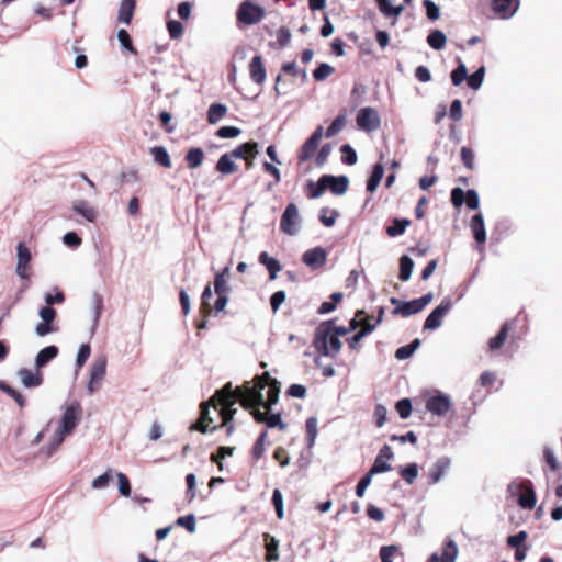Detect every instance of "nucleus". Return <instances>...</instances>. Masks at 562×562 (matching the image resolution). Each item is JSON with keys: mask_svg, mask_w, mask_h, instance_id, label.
<instances>
[{"mask_svg": "<svg viewBox=\"0 0 562 562\" xmlns=\"http://www.w3.org/2000/svg\"><path fill=\"white\" fill-rule=\"evenodd\" d=\"M167 29L169 32V36L172 40H179L183 34V25L181 22L177 20H169L167 22Z\"/></svg>", "mask_w": 562, "mask_h": 562, "instance_id": "obj_59", "label": "nucleus"}, {"mask_svg": "<svg viewBox=\"0 0 562 562\" xmlns=\"http://www.w3.org/2000/svg\"><path fill=\"white\" fill-rule=\"evenodd\" d=\"M154 161L165 168H171V159L168 150L164 146H154L149 149Z\"/></svg>", "mask_w": 562, "mask_h": 562, "instance_id": "obj_32", "label": "nucleus"}, {"mask_svg": "<svg viewBox=\"0 0 562 562\" xmlns=\"http://www.w3.org/2000/svg\"><path fill=\"white\" fill-rule=\"evenodd\" d=\"M383 176H384V166L380 162L375 164L373 166L372 173L367 181V190L371 193L374 192L376 190V188L379 187Z\"/></svg>", "mask_w": 562, "mask_h": 562, "instance_id": "obj_34", "label": "nucleus"}, {"mask_svg": "<svg viewBox=\"0 0 562 562\" xmlns=\"http://www.w3.org/2000/svg\"><path fill=\"white\" fill-rule=\"evenodd\" d=\"M302 261L312 270H317L326 265L327 251L321 246L308 249L302 255Z\"/></svg>", "mask_w": 562, "mask_h": 562, "instance_id": "obj_13", "label": "nucleus"}, {"mask_svg": "<svg viewBox=\"0 0 562 562\" xmlns=\"http://www.w3.org/2000/svg\"><path fill=\"white\" fill-rule=\"evenodd\" d=\"M38 315L42 318V322L35 326V334L38 337H44L57 331V327L54 325V321L57 315L55 308L52 306H44L40 310Z\"/></svg>", "mask_w": 562, "mask_h": 562, "instance_id": "obj_9", "label": "nucleus"}, {"mask_svg": "<svg viewBox=\"0 0 562 562\" xmlns=\"http://www.w3.org/2000/svg\"><path fill=\"white\" fill-rule=\"evenodd\" d=\"M176 525L186 528L189 532H194L196 527L195 516L193 514L181 516L176 520Z\"/></svg>", "mask_w": 562, "mask_h": 562, "instance_id": "obj_56", "label": "nucleus"}, {"mask_svg": "<svg viewBox=\"0 0 562 562\" xmlns=\"http://www.w3.org/2000/svg\"><path fill=\"white\" fill-rule=\"evenodd\" d=\"M263 389V383L250 385L249 382H246L243 387L233 390L232 382H228L215 392L214 398H217L218 404L223 406L220 413L223 417V426H226L228 435L234 430L232 420L237 412L234 407L236 402L239 401L241 406L250 413L255 408L260 409V407L266 406V400L262 393Z\"/></svg>", "mask_w": 562, "mask_h": 562, "instance_id": "obj_1", "label": "nucleus"}, {"mask_svg": "<svg viewBox=\"0 0 562 562\" xmlns=\"http://www.w3.org/2000/svg\"><path fill=\"white\" fill-rule=\"evenodd\" d=\"M452 403L449 395L439 393L426 401V409L436 416H445L451 409Z\"/></svg>", "mask_w": 562, "mask_h": 562, "instance_id": "obj_12", "label": "nucleus"}, {"mask_svg": "<svg viewBox=\"0 0 562 562\" xmlns=\"http://www.w3.org/2000/svg\"><path fill=\"white\" fill-rule=\"evenodd\" d=\"M272 504L276 509L277 517L282 519L284 517V505H283V496L280 490L276 488L272 492Z\"/></svg>", "mask_w": 562, "mask_h": 562, "instance_id": "obj_53", "label": "nucleus"}, {"mask_svg": "<svg viewBox=\"0 0 562 562\" xmlns=\"http://www.w3.org/2000/svg\"><path fill=\"white\" fill-rule=\"evenodd\" d=\"M451 464L449 457H440L429 469V483L437 484L441 481L442 476L447 473Z\"/></svg>", "mask_w": 562, "mask_h": 562, "instance_id": "obj_18", "label": "nucleus"}, {"mask_svg": "<svg viewBox=\"0 0 562 562\" xmlns=\"http://www.w3.org/2000/svg\"><path fill=\"white\" fill-rule=\"evenodd\" d=\"M204 159V151L200 147H191L184 157V160L190 169L200 167Z\"/></svg>", "mask_w": 562, "mask_h": 562, "instance_id": "obj_33", "label": "nucleus"}, {"mask_svg": "<svg viewBox=\"0 0 562 562\" xmlns=\"http://www.w3.org/2000/svg\"><path fill=\"white\" fill-rule=\"evenodd\" d=\"M240 133H241V130L239 127L229 126V125L222 126L216 131V135L220 138H235V137L239 136Z\"/></svg>", "mask_w": 562, "mask_h": 562, "instance_id": "obj_60", "label": "nucleus"}, {"mask_svg": "<svg viewBox=\"0 0 562 562\" xmlns=\"http://www.w3.org/2000/svg\"><path fill=\"white\" fill-rule=\"evenodd\" d=\"M72 210L88 222H93L97 217V211L85 201L74 203Z\"/></svg>", "mask_w": 562, "mask_h": 562, "instance_id": "obj_39", "label": "nucleus"}, {"mask_svg": "<svg viewBox=\"0 0 562 562\" xmlns=\"http://www.w3.org/2000/svg\"><path fill=\"white\" fill-rule=\"evenodd\" d=\"M451 203L454 207H461L463 203L470 210H477L480 206L479 193L474 189H469L467 192L461 188H453L451 190Z\"/></svg>", "mask_w": 562, "mask_h": 562, "instance_id": "obj_7", "label": "nucleus"}, {"mask_svg": "<svg viewBox=\"0 0 562 562\" xmlns=\"http://www.w3.org/2000/svg\"><path fill=\"white\" fill-rule=\"evenodd\" d=\"M81 412L82 409L78 402L66 407L59 426L64 434H71L75 430L80 420Z\"/></svg>", "mask_w": 562, "mask_h": 562, "instance_id": "obj_11", "label": "nucleus"}, {"mask_svg": "<svg viewBox=\"0 0 562 562\" xmlns=\"http://www.w3.org/2000/svg\"><path fill=\"white\" fill-rule=\"evenodd\" d=\"M327 180H329V178H326L325 175L319 177V179L317 180L316 183L313 180H308L307 181V187L310 189L308 196L311 199H318L319 196H322V194L327 189Z\"/></svg>", "mask_w": 562, "mask_h": 562, "instance_id": "obj_36", "label": "nucleus"}, {"mask_svg": "<svg viewBox=\"0 0 562 562\" xmlns=\"http://www.w3.org/2000/svg\"><path fill=\"white\" fill-rule=\"evenodd\" d=\"M235 157L232 156V153L223 154L215 166L216 171L222 175H231L237 170V165L234 162Z\"/></svg>", "mask_w": 562, "mask_h": 562, "instance_id": "obj_28", "label": "nucleus"}, {"mask_svg": "<svg viewBox=\"0 0 562 562\" xmlns=\"http://www.w3.org/2000/svg\"><path fill=\"white\" fill-rule=\"evenodd\" d=\"M117 40L124 49L131 52L134 55L137 54L136 49L133 46L132 38L126 30H124V29L119 30Z\"/></svg>", "mask_w": 562, "mask_h": 562, "instance_id": "obj_54", "label": "nucleus"}, {"mask_svg": "<svg viewBox=\"0 0 562 562\" xmlns=\"http://www.w3.org/2000/svg\"><path fill=\"white\" fill-rule=\"evenodd\" d=\"M135 7L136 0H122L119 9L117 21L128 25L132 21Z\"/></svg>", "mask_w": 562, "mask_h": 562, "instance_id": "obj_29", "label": "nucleus"}, {"mask_svg": "<svg viewBox=\"0 0 562 562\" xmlns=\"http://www.w3.org/2000/svg\"><path fill=\"white\" fill-rule=\"evenodd\" d=\"M509 330H510V324L508 322L504 323L501 326L497 335L490 338L488 350L494 352V351L501 349L508 337Z\"/></svg>", "mask_w": 562, "mask_h": 562, "instance_id": "obj_27", "label": "nucleus"}, {"mask_svg": "<svg viewBox=\"0 0 562 562\" xmlns=\"http://www.w3.org/2000/svg\"><path fill=\"white\" fill-rule=\"evenodd\" d=\"M518 505L524 509H532L537 503L536 492L530 480H527L526 491L518 497Z\"/></svg>", "mask_w": 562, "mask_h": 562, "instance_id": "obj_25", "label": "nucleus"}, {"mask_svg": "<svg viewBox=\"0 0 562 562\" xmlns=\"http://www.w3.org/2000/svg\"><path fill=\"white\" fill-rule=\"evenodd\" d=\"M485 67H479L471 76H468L467 83L472 90H479L484 81Z\"/></svg>", "mask_w": 562, "mask_h": 562, "instance_id": "obj_42", "label": "nucleus"}, {"mask_svg": "<svg viewBox=\"0 0 562 562\" xmlns=\"http://www.w3.org/2000/svg\"><path fill=\"white\" fill-rule=\"evenodd\" d=\"M451 82L453 86H460L468 78V69L464 63L460 61L457 68L450 74Z\"/></svg>", "mask_w": 562, "mask_h": 562, "instance_id": "obj_44", "label": "nucleus"}, {"mask_svg": "<svg viewBox=\"0 0 562 562\" xmlns=\"http://www.w3.org/2000/svg\"><path fill=\"white\" fill-rule=\"evenodd\" d=\"M409 225L411 221L408 218H394L392 225L387 226L385 232L390 237H397L403 235Z\"/></svg>", "mask_w": 562, "mask_h": 562, "instance_id": "obj_35", "label": "nucleus"}, {"mask_svg": "<svg viewBox=\"0 0 562 562\" xmlns=\"http://www.w3.org/2000/svg\"><path fill=\"white\" fill-rule=\"evenodd\" d=\"M452 308V302L450 297H445L441 303L431 311L426 317L424 323V330L438 329L442 324V318Z\"/></svg>", "mask_w": 562, "mask_h": 562, "instance_id": "obj_6", "label": "nucleus"}, {"mask_svg": "<svg viewBox=\"0 0 562 562\" xmlns=\"http://www.w3.org/2000/svg\"><path fill=\"white\" fill-rule=\"evenodd\" d=\"M426 15L429 20L436 21L440 16V8L432 0H424Z\"/></svg>", "mask_w": 562, "mask_h": 562, "instance_id": "obj_61", "label": "nucleus"}, {"mask_svg": "<svg viewBox=\"0 0 562 562\" xmlns=\"http://www.w3.org/2000/svg\"><path fill=\"white\" fill-rule=\"evenodd\" d=\"M258 261L268 270L270 280L277 279L278 273L282 269V266L278 259L269 256L268 252L263 251L259 255Z\"/></svg>", "mask_w": 562, "mask_h": 562, "instance_id": "obj_24", "label": "nucleus"}, {"mask_svg": "<svg viewBox=\"0 0 562 562\" xmlns=\"http://www.w3.org/2000/svg\"><path fill=\"white\" fill-rule=\"evenodd\" d=\"M335 71V68L330 66L327 63L319 64L314 70H313V78L316 81H324L327 79L330 75H333Z\"/></svg>", "mask_w": 562, "mask_h": 562, "instance_id": "obj_46", "label": "nucleus"}, {"mask_svg": "<svg viewBox=\"0 0 562 562\" xmlns=\"http://www.w3.org/2000/svg\"><path fill=\"white\" fill-rule=\"evenodd\" d=\"M391 470H392V465L389 463V461L376 456L372 467L370 468V470L368 472L374 476L376 474L385 473Z\"/></svg>", "mask_w": 562, "mask_h": 562, "instance_id": "obj_49", "label": "nucleus"}, {"mask_svg": "<svg viewBox=\"0 0 562 562\" xmlns=\"http://www.w3.org/2000/svg\"><path fill=\"white\" fill-rule=\"evenodd\" d=\"M116 477L120 494L124 497H128L131 495V484L128 477L122 472L116 473Z\"/></svg>", "mask_w": 562, "mask_h": 562, "instance_id": "obj_58", "label": "nucleus"}, {"mask_svg": "<svg viewBox=\"0 0 562 562\" xmlns=\"http://www.w3.org/2000/svg\"><path fill=\"white\" fill-rule=\"evenodd\" d=\"M285 299L286 293L283 290H279L270 296V306L273 313H277L279 311L280 306L284 303Z\"/></svg>", "mask_w": 562, "mask_h": 562, "instance_id": "obj_62", "label": "nucleus"}, {"mask_svg": "<svg viewBox=\"0 0 562 562\" xmlns=\"http://www.w3.org/2000/svg\"><path fill=\"white\" fill-rule=\"evenodd\" d=\"M106 357L100 356L94 359L93 363L90 368V374L89 378L92 380V382H101L105 375L106 372Z\"/></svg>", "mask_w": 562, "mask_h": 562, "instance_id": "obj_26", "label": "nucleus"}, {"mask_svg": "<svg viewBox=\"0 0 562 562\" xmlns=\"http://www.w3.org/2000/svg\"><path fill=\"white\" fill-rule=\"evenodd\" d=\"M346 125V116L344 114H339L334 119L331 124L327 127L325 132V136L327 138L334 137L336 134H338Z\"/></svg>", "mask_w": 562, "mask_h": 562, "instance_id": "obj_45", "label": "nucleus"}, {"mask_svg": "<svg viewBox=\"0 0 562 562\" xmlns=\"http://www.w3.org/2000/svg\"><path fill=\"white\" fill-rule=\"evenodd\" d=\"M342 154V162L352 166L357 162L358 156L356 150L349 145L345 144L340 147Z\"/></svg>", "mask_w": 562, "mask_h": 562, "instance_id": "obj_55", "label": "nucleus"}, {"mask_svg": "<svg viewBox=\"0 0 562 562\" xmlns=\"http://www.w3.org/2000/svg\"><path fill=\"white\" fill-rule=\"evenodd\" d=\"M251 415L257 423L266 424L268 428H279L280 430L286 428V424L282 420L280 413H271L267 416L259 408H255L251 411Z\"/></svg>", "mask_w": 562, "mask_h": 562, "instance_id": "obj_15", "label": "nucleus"}, {"mask_svg": "<svg viewBox=\"0 0 562 562\" xmlns=\"http://www.w3.org/2000/svg\"><path fill=\"white\" fill-rule=\"evenodd\" d=\"M327 180V189H329L336 195H342L346 193L349 184V179L347 176H331L325 175Z\"/></svg>", "mask_w": 562, "mask_h": 562, "instance_id": "obj_22", "label": "nucleus"}, {"mask_svg": "<svg viewBox=\"0 0 562 562\" xmlns=\"http://www.w3.org/2000/svg\"><path fill=\"white\" fill-rule=\"evenodd\" d=\"M470 228L476 243L484 244L486 241V229L482 213H476L472 216Z\"/></svg>", "mask_w": 562, "mask_h": 562, "instance_id": "obj_20", "label": "nucleus"}, {"mask_svg": "<svg viewBox=\"0 0 562 562\" xmlns=\"http://www.w3.org/2000/svg\"><path fill=\"white\" fill-rule=\"evenodd\" d=\"M401 305L393 310V314L408 317L423 311L418 299L404 301Z\"/></svg>", "mask_w": 562, "mask_h": 562, "instance_id": "obj_30", "label": "nucleus"}, {"mask_svg": "<svg viewBox=\"0 0 562 562\" xmlns=\"http://www.w3.org/2000/svg\"><path fill=\"white\" fill-rule=\"evenodd\" d=\"M91 348L89 344H82L79 347L77 358H76V364L78 368H82L88 358L90 357Z\"/></svg>", "mask_w": 562, "mask_h": 562, "instance_id": "obj_63", "label": "nucleus"}, {"mask_svg": "<svg viewBox=\"0 0 562 562\" xmlns=\"http://www.w3.org/2000/svg\"><path fill=\"white\" fill-rule=\"evenodd\" d=\"M232 156L235 157V159H248V158H255L258 155V143L256 142H247L244 144H240L233 150H231Z\"/></svg>", "mask_w": 562, "mask_h": 562, "instance_id": "obj_23", "label": "nucleus"}, {"mask_svg": "<svg viewBox=\"0 0 562 562\" xmlns=\"http://www.w3.org/2000/svg\"><path fill=\"white\" fill-rule=\"evenodd\" d=\"M267 435H268V431L267 430H263L259 437L257 438L254 447H252V458L256 459V460H259L263 453H265V446H266V438H267Z\"/></svg>", "mask_w": 562, "mask_h": 562, "instance_id": "obj_51", "label": "nucleus"}, {"mask_svg": "<svg viewBox=\"0 0 562 562\" xmlns=\"http://www.w3.org/2000/svg\"><path fill=\"white\" fill-rule=\"evenodd\" d=\"M227 106L222 103H213L207 110V122L212 125L218 123L226 114Z\"/></svg>", "mask_w": 562, "mask_h": 562, "instance_id": "obj_40", "label": "nucleus"}, {"mask_svg": "<svg viewBox=\"0 0 562 562\" xmlns=\"http://www.w3.org/2000/svg\"><path fill=\"white\" fill-rule=\"evenodd\" d=\"M266 15L263 7L250 0L241 1L236 10L237 26L243 29L258 24Z\"/></svg>", "mask_w": 562, "mask_h": 562, "instance_id": "obj_3", "label": "nucleus"}, {"mask_svg": "<svg viewBox=\"0 0 562 562\" xmlns=\"http://www.w3.org/2000/svg\"><path fill=\"white\" fill-rule=\"evenodd\" d=\"M58 347L50 345L41 349L35 357V369L41 370L58 356Z\"/></svg>", "mask_w": 562, "mask_h": 562, "instance_id": "obj_21", "label": "nucleus"}, {"mask_svg": "<svg viewBox=\"0 0 562 562\" xmlns=\"http://www.w3.org/2000/svg\"><path fill=\"white\" fill-rule=\"evenodd\" d=\"M249 74L251 80L257 85H262L267 78V71L260 55H255L249 64Z\"/></svg>", "mask_w": 562, "mask_h": 562, "instance_id": "obj_19", "label": "nucleus"}, {"mask_svg": "<svg viewBox=\"0 0 562 562\" xmlns=\"http://www.w3.org/2000/svg\"><path fill=\"white\" fill-rule=\"evenodd\" d=\"M16 375L21 384L27 389L37 387L43 383V374L37 369L32 371L27 368H21L18 370Z\"/></svg>", "mask_w": 562, "mask_h": 562, "instance_id": "obj_17", "label": "nucleus"}, {"mask_svg": "<svg viewBox=\"0 0 562 562\" xmlns=\"http://www.w3.org/2000/svg\"><path fill=\"white\" fill-rule=\"evenodd\" d=\"M112 480H113V470L109 469L103 474L97 476L92 481L91 486L94 490H102V488H105Z\"/></svg>", "mask_w": 562, "mask_h": 562, "instance_id": "obj_52", "label": "nucleus"}, {"mask_svg": "<svg viewBox=\"0 0 562 562\" xmlns=\"http://www.w3.org/2000/svg\"><path fill=\"white\" fill-rule=\"evenodd\" d=\"M519 4L520 0H491L494 13L503 20L514 16L519 9Z\"/></svg>", "mask_w": 562, "mask_h": 562, "instance_id": "obj_14", "label": "nucleus"}, {"mask_svg": "<svg viewBox=\"0 0 562 562\" xmlns=\"http://www.w3.org/2000/svg\"><path fill=\"white\" fill-rule=\"evenodd\" d=\"M413 269H414V260L409 256L403 255L400 258L398 278L404 282L408 281L412 277Z\"/></svg>", "mask_w": 562, "mask_h": 562, "instance_id": "obj_41", "label": "nucleus"}, {"mask_svg": "<svg viewBox=\"0 0 562 562\" xmlns=\"http://www.w3.org/2000/svg\"><path fill=\"white\" fill-rule=\"evenodd\" d=\"M375 2L385 18H397L404 10V5H393L391 0H375Z\"/></svg>", "mask_w": 562, "mask_h": 562, "instance_id": "obj_31", "label": "nucleus"}, {"mask_svg": "<svg viewBox=\"0 0 562 562\" xmlns=\"http://www.w3.org/2000/svg\"><path fill=\"white\" fill-rule=\"evenodd\" d=\"M280 391V382L278 380H272L271 385H269L268 401H266V406H263L265 408L270 409L272 405L278 403Z\"/></svg>", "mask_w": 562, "mask_h": 562, "instance_id": "obj_43", "label": "nucleus"}, {"mask_svg": "<svg viewBox=\"0 0 562 562\" xmlns=\"http://www.w3.org/2000/svg\"><path fill=\"white\" fill-rule=\"evenodd\" d=\"M395 408L400 415V417L402 419H406L411 416L412 414V402L409 398H402L400 400L396 405H395Z\"/></svg>", "mask_w": 562, "mask_h": 562, "instance_id": "obj_57", "label": "nucleus"}, {"mask_svg": "<svg viewBox=\"0 0 562 562\" xmlns=\"http://www.w3.org/2000/svg\"><path fill=\"white\" fill-rule=\"evenodd\" d=\"M32 252L22 241L16 245V267L15 273L22 280L31 279Z\"/></svg>", "mask_w": 562, "mask_h": 562, "instance_id": "obj_5", "label": "nucleus"}, {"mask_svg": "<svg viewBox=\"0 0 562 562\" xmlns=\"http://www.w3.org/2000/svg\"><path fill=\"white\" fill-rule=\"evenodd\" d=\"M447 43L446 34L440 30H432L427 36V44L435 50H441Z\"/></svg>", "mask_w": 562, "mask_h": 562, "instance_id": "obj_37", "label": "nucleus"}, {"mask_svg": "<svg viewBox=\"0 0 562 562\" xmlns=\"http://www.w3.org/2000/svg\"><path fill=\"white\" fill-rule=\"evenodd\" d=\"M400 474L408 484H413L418 476L417 463H408L406 467L400 470Z\"/></svg>", "mask_w": 562, "mask_h": 562, "instance_id": "obj_48", "label": "nucleus"}, {"mask_svg": "<svg viewBox=\"0 0 562 562\" xmlns=\"http://www.w3.org/2000/svg\"><path fill=\"white\" fill-rule=\"evenodd\" d=\"M102 310H103L102 296L99 294H94L92 297V321H93L92 327H93V329H95V327L99 324V319L102 314Z\"/></svg>", "mask_w": 562, "mask_h": 562, "instance_id": "obj_50", "label": "nucleus"}, {"mask_svg": "<svg viewBox=\"0 0 562 562\" xmlns=\"http://www.w3.org/2000/svg\"><path fill=\"white\" fill-rule=\"evenodd\" d=\"M459 553L458 546L454 540L448 539L442 547L441 554L432 553L428 562H454Z\"/></svg>", "mask_w": 562, "mask_h": 562, "instance_id": "obj_16", "label": "nucleus"}, {"mask_svg": "<svg viewBox=\"0 0 562 562\" xmlns=\"http://www.w3.org/2000/svg\"><path fill=\"white\" fill-rule=\"evenodd\" d=\"M210 405H214L215 407L221 406V409L223 408V406L221 404H218V400L214 398V395H213L209 402H204L201 404V413H200L201 423H209V424L213 423V418L210 415Z\"/></svg>", "mask_w": 562, "mask_h": 562, "instance_id": "obj_47", "label": "nucleus"}, {"mask_svg": "<svg viewBox=\"0 0 562 562\" xmlns=\"http://www.w3.org/2000/svg\"><path fill=\"white\" fill-rule=\"evenodd\" d=\"M398 551V547L395 544L383 546L380 548L381 562H392V558Z\"/></svg>", "mask_w": 562, "mask_h": 562, "instance_id": "obj_64", "label": "nucleus"}, {"mask_svg": "<svg viewBox=\"0 0 562 562\" xmlns=\"http://www.w3.org/2000/svg\"><path fill=\"white\" fill-rule=\"evenodd\" d=\"M330 323H321L314 333L313 345L319 355L324 357H336L342 347L337 335L331 334Z\"/></svg>", "mask_w": 562, "mask_h": 562, "instance_id": "obj_2", "label": "nucleus"}, {"mask_svg": "<svg viewBox=\"0 0 562 562\" xmlns=\"http://www.w3.org/2000/svg\"><path fill=\"white\" fill-rule=\"evenodd\" d=\"M323 126H317L316 130L312 133V135L305 140V143L301 146L297 154L299 162H306L314 156L315 150L318 147L319 142L323 137Z\"/></svg>", "mask_w": 562, "mask_h": 562, "instance_id": "obj_10", "label": "nucleus"}, {"mask_svg": "<svg viewBox=\"0 0 562 562\" xmlns=\"http://www.w3.org/2000/svg\"><path fill=\"white\" fill-rule=\"evenodd\" d=\"M357 125L366 132H373L380 127L381 121L375 109L366 106L358 111Z\"/></svg>", "mask_w": 562, "mask_h": 562, "instance_id": "obj_8", "label": "nucleus"}, {"mask_svg": "<svg viewBox=\"0 0 562 562\" xmlns=\"http://www.w3.org/2000/svg\"><path fill=\"white\" fill-rule=\"evenodd\" d=\"M265 540L267 550V562L278 561L280 559L279 541L269 533H265Z\"/></svg>", "mask_w": 562, "mask_h": 562, "instance_id": "obj_38", "label": "nucleus"}, {"mask_svg": "<svg viewBox=\"0 0 562 562\" xmlns=\"http://www.w3.org/2000/svg\"><path fill=\"white\" fill-rule=\"evenodd\" d=\"M302 217L296 204L289 203L281 215L280 229L289 235L295 236L301 231Z\"/></svg>", "mask_w": 562, "mask_h": 562, "instance_id": "obj_4", "label": "nucleus"}]
</instances>
